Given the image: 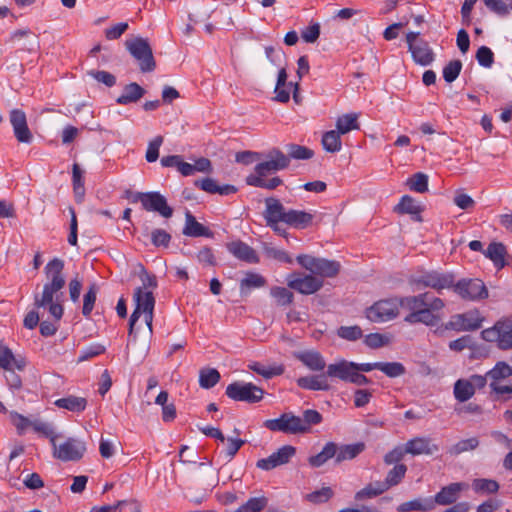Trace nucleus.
<instances>
[{
  "instance_id": "obj_1",
  "label": "nucleus",
  "mask_w": 512,
  "mask_h": 512,
  "mask_svg": "<svg viewBox=\"0 0 512 512\" xmlns=\"http://www.w3.org/2000/svg\"><path fill=\"white\" fill-rule=\"evenodd\" d=\"M264 203L263 218L266 226L282 237H287L288 233L281 226V223L302 230L309 227L313 222V214L303 210L287 209L278 198L268 197L264 200Z\"/></svg>"
},
{
  "instance_id": "obj_2",
  "label": "nucleus",
  "mask_w": 512,
  "mask_h": 512,
  "mask_svg": "<svg viewBox=\"0 0 512 512\" xmlns=\"http://www.w3.org/2000/svg\"><path fill=\"white\" fill-rule=\"evenodd\" d=\"M134 301L136 307L129 320V337L132 336L134 325L141 314H144L146 325L149 331L152 332L153 311L155 306V298L152 291H144L141 287H138L134 293Z\"/></svg>"
},
{
  "instance_id": "obj_3",
  "label": "nucleus",
  "mask_w": 512,
  "mask_h": 512,
  "mask_svg": "<svg viewBox=\"0 0 512 512\" xmlns=\"http://www.w3.org/2000/svg\"><path fill=\"white\" fill-rule=\"evenodd\" d=\"M127 198L131 203L140 202L144 210L157 212L164 218H170L173 214V209L159 192H128Z\"/></svg>"
},
{
  "instance_id": "obj_4",
  "label": "nucleus",
  "mask_w": 512,
  "mask_h": 512,
  "mask_svg": "<svg viewBox=\"0 0 512 512\" xmlns=\"http://www.w3.org/2000/svg\"><path fill=\"white\" fill-rule=\"evenodd\" d=\"M61 287L53 286L45 283L43 286L42 294H36L34 297V305L37 308H48L49 313L59 321L63 315L62 298L63 292Z\"/></svg>"
},
{
  "instance_id": "obj_5",
  "label": "nucleus",
  "mask_w": 512,
  "mask_h": 512,
  "mask_svg": "<svg viewBox=\"0 0 512 512\" xmlns=\"http://www.w3.org/2000/svg\"><path fill=\"white\" fill-rule=\"evenodd\" d=\"M297 262L312 275L319 278L335 277L340 271V264L335 260L318 258L307 254L298 255Z\"/></svg>"
},
{
  "instance_id": "obj_6",
  "label": "nucleus",
  "mask_w": 512,
  "mask_h": 512,
  "mask_svg": "<svg viewBox=\"0 0 512 512\" xmlns=\"http://www.w3.org/2000/svg\"><path fill=\"white\" fill-rule=\"evenodd\" d=\"M125 45L130 54L137 60L141 72L146 73L155 70L156 62L147 39L136 37L127 40Z\"/></svg>"
},
{
  "instance_id": "obj_7",
  "label": "nucleus",
  "mask_w": 512,
  "mask_h": 512,
  "mask_svg": "<svg viewBox=\"0 0 512 512\" xmlns=\"http://www.w3.org/2000/svg\"><path fill=\"white\" fill-rule=\"evenodd\" d=\"M482 338L487 342H496L502 350L512 348V320L498 321L493 327L481 332Z\"/></svg>"
},
{
  "instance_id": "obj_8",
  "label": "nucleus",
  "mask_w": 512,
  "mask_h": 512,
  "mask_svg": "<svg viewBox=\"0 0 512 512\" xmlns=\"http://www.w3.org/2000/svg\"><path fill=\"white\" fill-rule=\"evenodd\" d=\"M399 308V298L379 300L366 310V317L372 322H387L398 316Z\"/></svg>"
},
{
  "instance_id": "obj_9",
  "label": "nucleus",
  "mask_w": 512,
  "mask_h": 512,
  "mask_svg": "<svg viewBox=\"0 0 512 512\" xmlns=\"http://www.w3.org/2000/svg\"><path fill=\"white\" fill-rule=\"evenodd\" d=\"M419 35V32H408L406 34L408 50L415 63L421 66H428L434 61L435 55L428 42L419 39Z\"/></svg>"
},
{
  "instance_id": "obj_10",
  "label": "nucleus",
  "mask_w": 512,
  "mask_h": 512,
  "mask_svg": "<svg viewBox=\"0 0 512 512\" xmlns=\"http://www.w3.org/2000/svg\"><path fill=\"white\" fill-rule=\"evenodd\" d=\"M289 166V158L280 149L273 148L265 154V159L254 168L249 176L265 177Z\"/></svg>"
},
{
  "instance_id": "obj_11",
  "label": "nucleus",
  "mask_w": 512,
  "mask_h": 512,
  "mask_svg": "<svg viewBox=\"0 0 512 512\" xmlns=\"http://www.w3.org/2000/svg\"><path fill=\"white\" fill-rule=\"evenodd\" d=\"M324 285L323 279L312 274L293 272L287 276V286L303 295L318 292Z\"/></svg>"
},
{
  "instance_id": "obj_12",
  "label": "nucleus",
  "mask_w": 512,
  "mask_h": 512,
  "mask_svg": "<svg viewBox=\"0 0 512 512\" xmlns=\"http://www.w3.org/2000/svg\"><path fill=\"white\" fill-rule=\"evenodd\" d=\"M226 395L234 401L257 403L262 400L264 391L253 383L233 382L227 386Z\"/></svg>"
},
{
  "instance_id": "obj_13",
  "label": "nucleus",
  "mask_w": 512,
  "mask_h": 512,
  "mask_svg": "<svg viewBox=\"0 0 512 512\" xmlns=\"http://www.w3.org/2000/svg\"><path fill=\"white\" fill-rule=\"evenodd\" d=\"M455 277L452 273L429 271L415 276L412 282L417 286L429 287L441 293L443 289H453Z\"/></svg>"
},
{
  "instance_id": "obj_14",
  "label": "nucleus",
  "mask_w": 512,
  "mask_h": 512,
  "mask_svg": "<svg viewBox=\"0 0 512 512\" xmlns=\"http://www.w3.org/2000/svg\"><path fill=\"white\" fill-rule=\"evenodd\" d=\"M453 291L464 300L478 301L488 297V290L480 279H461L454 282Z\"/></svg>"
},
{
  "instance_id": "obj_15",
  "label": "nucleus",
  "mask_w": 512,
  "mask_h": 512,
  "mask_svg": "<svg viewBox=\"0 0 512 512\" xmlns=\"http://www.w3.org/2000/svg\"><path fill=\"white\" fill-rule=\"evenodd\" d=\"M301 417L292 413H283L277 419H268L264 426L271 431H279L286 434L305 433V427L302 426Z\"/></svg>"
},
{
  "instance_id": "obj_16",
  "label": "nucleus",
  "mask_w": 512,
  "mask_h": 512,
  "mask_svg": "<svg viewBox=\"0 0 512 512\" xmlns=\"http://www.w3.org/2000/svg\"><path fill=\"white\" fill-rule=\"evenodd\" d=\"M86 452V444L83 441L69 438L64 443L53 445V455L62 461H78Z\"/></svg>"
},
{
  "instance_id": "obj_17",
  "label": "nucleus",
  "mask_w": 512,
  "mask_h": 512,
  "mask_svg": "<svg viewBox=\"0 0 512 512\" xmlns=\"http://www.w3.org/2000/svg\"><path fill=\"white\" fill-rule=\"evenodd\" d=\"M484 318L478 310L453 315L446 323L445 328L454 331H474L482 326Z\"/></svg>"
},
{
  "instance_id": "obj_18",
  "label": "nucleus",
  "mask_w": 512,
  "mask_h": 512,
  "mask_svg": "<svg viewBox=\"0 0 512 512\" xmlns=\"http://www.w3.org/2000/svg\"><path fill=\"white\" fill-rule=\"evenodd\" d=\"M468 488L469 485L465 482H454L442 487L440 491L432 497L433 510L437 505L448 506L456 503L461 493Z\"/></svg>"
},
{
  "instance_id": "obj_19",
  "label": "nucleus",
  "mask_w": 512,
  "mask_h": 512,
  "mask_svg": "<svg viewBox=\"0 0 512 512\" xmlns=\"http://www.w3.org/2000/svg\"><path fill=\"white\" fill-rule=\"evenodd\" d=\"M296 454V448L291 445H285L267 458L259 459L256 467L265 471L272 470L278 466L287 464Z\"/></svg>"
},
{
  "instance_id": "obj_20",
  "label": "nucleus",
  "mask_w": 512,
  "mask_h": 512,
  "mask_svg": "<svg viewBox=\"0 0 512 512\" xmlns=\"http://www.w3.org/2000/svg\"><path fill=\"white\" fill-rule=\"evenodd\" d=\"M10 123L16 139L20 143L30 144L33 141V134L30 131L25 113L20 109L10 111Z\"/></svg>"
},
{
  "instance_id": "obj_21",
  "label": "nucleus",
  "mask_w": 512,
  "mask_h": 512,
  "mask_svg": "<svg viewBox=\"0 0 512 512\" xmlns=\"http://www.w3.org/2000/svg\"><path fill=\"white\" fill-rule=\"evenodd\" d=\"M406 452L411 455H432L439 451V446L427 437H415L410 439L406 444Z\"/></svg>"
},
{
  "instance_id": "obj_22",
  "label": "nucleus",
  "mask_w": 512,
  "mask_h": 512,
  "mask_svg": "<svg viewBox=\"0 0 512 512\" xmlns=\"http://www.w3.org/2000/svg\"><path fill=\"white\" fill-rule=\"evenodd\" d=\"M64 261L59 258H54L47 263L44 272L49 284L53 286H59L64 288L66 284L65 277L63 275Z\"/></svg>"
},
{
  "instance_id": "obj_23",
  "label": "nucleus",
  "mask_w": 512,
  "mask_h": 512,
  "mask_svg": "<svg viewBox=\"0 0 512 512\" xmlns=\"http://www.w3.org/2000/svg\"><path fill=\"white\" fill-rule=\"evenodd\" d=\"M355 371V362L341 360L339 362L329 364L326 370V376L337 378L339 380L350 382Z\"/></svg>"
},
{
  "instance_id": "obj_24",
  "label": "nucleus",
  "mask_w": 512,
  "mask_h": 512,
  "mask_svg": "<svg viewBox=\"0 0 512 512\" xmlns=\"http://www.w3.org/2000/svg\"><path fill=\"white\" fill-rule=\"evenodd\" d=\"M228 251L237 259L247 263H258L259 257L256 251L242 241H233L227 244Z\"/></svg>"
},
{
  "instance_id": "obj_25",
  "label": "nucleus",
  "mask_w": 512,
  "mask_h": 512,
  "mask_svg": "<svg viewBox=\"0 0 512 512\" xmlns=\"http://www.w3.org/2000/svg\"><path fill=\"white\" fill-rule=\"evenodd\" d=\"M294 356L312 371H322L326 366L323 356L316 350L299 351Z\"/></svg>"
},
{
  "instance_id": "obj_26",
  "label": "nucleus",
  "mask_w": 512,
  "mask_h": 512,
  "mask_svg": "<svg viewBox=\"0 0 512 512\" xmlns=\"http://www.w3.org/2000/svg\"><path fill=\"white\" fill-rule=\"evenodd\" d=\"M297 385L302 389L313 391H328L330 384L326 379V374L303 376L297 379Z\"/></svg>"
},
{
  "instance_id": "obj_27",
  "label": "nucleus",
  "mask_w": 512,
  "mask_h": 512,
  "mask_svg": "<svg viewBox=\"0 0 512 512\" xmlns=\"http://www.w3.org/2000/svg\"><path fill=\"white\" fill-rule=\"evenodd\" d=\"M183 234L189 237H212L213 235L209 228L199 223L190 212L185 214Z\"/></svg>"
},
{
  "instance_id": "obj_28",
  "label": "nucleus",
  "mask_w": 512,
  "mask_h": 512,
  "mask_svg": "<svg viewBox=\"0 0 512 512\" xmlns=\"http://www.w3.org/2000/svg\"><path fill=\"white\" fill-rule=\"evenodd\" d=\"M404 321L409 324L422 323L427 326H434L438 323L439 317L425 306L420 311H414V313L406 315Z\"/></svg>"
},
{
  "instance_id": "obj_29",
  "label": "nucleus",
  "mask_w": 512,
  "mask_h": 512,
  "mask_svg": "<svg viewBox=\"0 0 512 512\" xmlns=\"http://www.w3.org/2000/svg\"><path fill=\"white\" fill-rule=\"evenodd\" d=\"M26 366V361L23 358H16L12 350L8 347L0 348V367L6 371H10L15 367L22 371Z\"/></svg>"
},
{
  "instance_id": "obj_30",
  "label": "nucleus",
  "mask_w": 512,
  "mask_h": 512,
  "mask_svg": "<svg viewBox=\"0 0 512 512\" xmlns=\"http://www.w3.org/2000/svg\"><path fill=\"white\" fill-rule=\"evenodd\" d=\"M395 211L401 214H410L412 215V219L415 221H422V217L420 215L422 209L409 195H404L401 198L399 204L395 207Z\"/></svg>"
},
{
  "instance_id": "obj_31",
  "label": "nucleus",
  "mask_w": 512,
  "mask_h": 512,
  "mask_svg": "<svg viewBox=\"0 0 512 512\" xmlns=\"http://www.w3.org/2000/svg\"><path fill=\"white\" fill-rule=\"evenodd\" d=\"M145 94V90L137 83L133 82L126 85L123 93L116 99V102L121 105L137 102Z\"/></svg>"
},
{
  "instance_id": "obj_32",
  "label": "nucleus",
  "mask_w": 512,
  "mask_h": 512,
  "mask_svg": "<svg viewBox=\"0 0 512 512\" xmlns=\"http://www.w3.org/2000/svg\"><path fill=\"white\" fill-rule=\"evenodd\" d=\"M58 408L66 409L71 412H82L86 409L87 400L84 397H78L75 395H69L67 397H63L57 399L54 403Z\"/></svg>"
},
{
  "instance_id": "obj_33",
  "label": "nucleus",
  "mask_w": 512,
  "mask_h": 512,
  "mask_svg": "<svg viewBox=\"0 0 512 512\" xmlns=\"http://www.w3.org/2000/svg\"><path fill=\"white\" fill-rule=\"evenodd\" d=\"M337 454V444L334 442H327L321 452L309 457L308 462L312 467H321L329 459L335 458Z\"/></svg>"
},
{
  "instance_id": "obj_34",
  "label": "nucleus",
  "mask_w": 512,
  "mask_h": 512,
  "mask_svg": "<svg viewBox=\"0 0 512 512\" xmlns=\"http://www.w3.org/2000/svg\"><path fill=\"white\" fill-rule=\"evenodd\" d=\"M432 510V497L417 498L411 501L404 502L397 507L398 512H429Z\"/></svg>"
},
{
  "instance_id": "obj_35",
  "label": "nucleus",
  "mask_w": 512,
  "mask_h": 512,
  "mask_svg": "<svg viewBox=\"0 0 512 512\" xmlns=\"http://www.w3.org/2000/svg\"><path fill=\"white\" fill-rule=\"evenodd\" d=\"M365 449L364 443L337 445L336 463L351 460L357 457Z\"/></svg>"
},
{
  "instance_id": "obj_36",
  "label": "nucleus",
  "mask_w": 512,
  "mask_h": 512,
  "mask_svg": "<svg viewBox=\"0 0 512 512\" xmlns=\"http://www.w3.org/2000/svg\"><path fill=\"white\" fill-rule=\"evenodd\" d=\"M429 296V292H425L415 296L401 297L400 307L414 313V311H420L426 306V302Z\"/></svg>"
},
{
  "instance_id": "obj_37",
  "label": "nucleus",
  "mask_w": 512,
  "mask_h": 512,
  "mask_svg": "<svg viewBox=\"0 0 512 512\" xmlns=\"http://www.w3.org/2000/svg\"><path fill=\"white\" fill-rule=\"evenodd\" d=\"M453 394L458 402L464 403L471 399L475 392L468 379H458L454 383Z\"/></svg>"
},
{
  "instance_id": "obj_38",
  "label": "nucleus",
  "mask_w": 512,
  "mask_h": 512,
  "mask_svg": "<svg viewBox=\"0 0 512 512\" xmlns=\"http://www.w3.org/2000/svg\"><path fill=\"white\" fill-rule=\"evenodd\" d=\"M287 79L288 74L285 67H282L278 72L277 82L275 86V97L274 100L281 102V103H287L290 99V93L286 89H284V86L287 85Z\"/></svg>"
},
{
  "instance_id": "obj_39",
  "label": "nucleus",
  "mask_w": 512,
  "mask_h": 512,
  "mask_svg": "<svg viewBox=\"0 0 512 512\" xmlns=\"http://www.w3.org/2000/svg\"><path fill=\"white\" fill-rule=\"evenodd\" d=\"M248 368L265 379H271L274 376H279L284 373V367L282 365L265 366L259 362H251L248 364Z\"/></svg>"
},
{
  "instance_id": "obj_40",
  "label": "nucleus",
  "mask_w": 512,
  "mask_h": 512,
  "mask_svg": "<svg viewBox=\"0 0 512 512\" xmlns=\"http://www.w3.org/2000/svg\"><path fill=\"white\" fill-rule=\"evenodd\" d=\"M490 383H499L501 380L512 376V366L504 361H499L495 366L487 372Z\"/></svg>"
},
{
  "instance_id": "obj_41",
  "label": "nucleus",
  "mask_w": 512,
  "mask_h": 512,
  "mask_svg": "<svg viewBox=\"0 0 512 512\" xmlns=\"http://www.w3.org/2000/svg\"><path fill=\"white\" fill-rule=\"evenodd\" d=\"M270 295L277 306L285 307L293 303L294 294L285 287L274 286L270 289Z\"/></svg>"
},
{
  "instance_id": "obj_42",
  "label": "nucleus",
  "mask_w": 512,
  "mask_h": 512,
  "mask_svg": "<svg viewBox=\"0 0 512 512\" xmlns=\"http://www.w3.org/2000/svg\"><path fill=\"white\" fill-rule=\"evenodd\" d=\"M358 115L354 113L344 114L336 121V128L340 134H346L352 130L359 129Z\"/></svg>"
},
{
  "instance_id": "obj_43",
  "label": "nucleus",
  "mask_w": 512,
  "mask_h": 512,
  "mask_svg": "<svg viewBox=\"0 0 512 512\" xmlns=\"http://www.w3.org/2000/svg\"><path fill=\"white\" fill-rule=\"evenodd\" d=\"M484 254L487 258L492 260L495 265H499L500 267L504 266L506 249L502 243L493 242L489 244L487 249L484 251Z\"/></svg>"
},
{
  "instance_id": "obj_44",
  "label": "nucleus",
  "mask_w": 512,
  "mask_h": 512,
  "mask_svg": "<svg viewBox=\"0 0 512 512\" xmlns=\"http://www.w3.org/2000/svg\"><path fill=\"white\" fill-rule=\"evenodd\" d=\"M322 145L327 152L335 153L340 151L342 147L340 133L335 130L324 133L322 137Z\"/></svg>"
},
{
  "instance_id": "obj_45",
  "label": "nucleus",
  "mask_w": 512,
  "mask_h": 512,
  "mask_svg": "<svg viewBox=\"0 0 512 512\" xmlns=\"http://www.w3.org/2000/svg\"><path fill=\"white\" fill-rule=\"evenodd\" d=\"M265 285L266 279L262 275L254 272H248L240 282V290L244 293L246 290L261 288Z\"/></svg>"
},
{
  "instance_id": "obj_46",
  "label": "nucleus",
  "mask_w": 512,
  "mask_h": 512,
  "mask_svg": "<svg viewBox=\"0 0 512 512\" xmlns=\"http://www.w3.org/2000/svg\"><path fill=\"white\" fill-rule=\"evenodd\" d=\"M472 488L476 493L494 494L499 490V484L492 479L477 478L473 480Z\"/></svg>"
},
{
  "instance_id": "obj_47",
  "label": "nucleus",
  "mask_w": 512,
  "mask_h": 512,
  "mask_svg": "<svg viewBox=\"0 0 512 512\" xmlns=\"http://www.w3.org/2000/svg\"><path fill=\"white\" fill-rule=\"evenodd\" d=\"M220 380V373L214 368H204L199 373V384L202 388L210 389Z\"/></svg>"
},
{
  "instance_id": "obj_48",
  "label": "nucleus",
  "mask_w": 512,
  "mask_h": 512,
  "mask_svg": "<svg viewBox=\"0 0 512 512\" xmlns=\"http://www.w3.org/2000/svg\"><path fill=\"white\" fill-rule=\"evenodd\" d=\"M406 185L411 191L425 193L428 191V176L422 172L415 173L407 179Z\"/></svg>"
},
{
  "instance_id": "obj_49",
  "label": "nucleus",
  "mask_w": 512,
  "mask_h": 512,
  "mask_svg": "<svg viewBox=\"0 0 512 512\" xmlns=\"http://www.w3.org/2000/svg\"><path fill=\"white\" fill-rule=\"evenodd\" d=\"M246 183L250 186L273 190L282 184V180L279 177L265 180L260 176H247Z\"/></svg>"
},
{
  "instance_id": "obj_50",
  "label": "nucleus",
  "mask_w": 512,
  "mask_h": 512,
  "mask_svg": "<svg viewBox=\"0 0 512 512\" xmlns=\"http://www.w3.org/2000/svg\"><path fill=\"white\" fill-rule=\"evenodd\" d=\"M97 293L98 287L95 283H93L88 287L86 293L84 294L82 314L85 317H88L91 314L96 302Z\"/></svg>"
},
{
  "instance_id": "obj_51",
  "label": "nucleus",
  "mask_w": 512,
  "mask_h": 512,
  "mask_svg": "<svg viewBox=\"0 0 512 512\" xmlns=\"http://www.w3.org/2000/svg\"><path fill=\"white\" fill-rule=\"evenodd\" d=\"M268 505V499L264 496L250 498L245 504L240 506L236 512H260Z\"/></svg>"
},
{
  "instance_id": "obj_52",
  "label": "nucleus",
  "mask_w": 512,
  "mask_h": 512,
  "mask_svg": "<svg viewBox=\"0 0 512 512\" xmlns=\"http://www.w3.org/2000/svg\"><path fill=\"white\" fill-rule=\"evenodd\" d=\"M314 152L305 147L298 144H289L287 145V157L297 159V160H307L312 158Z\"/></svg>"
},
{
  "instance_id": "obj_53",
  "label": "nucleus",
  "mask_w": 512,
  "mask_h": 512,
  "mask_svg": "<svg viewBox=\"0 0 512 512\" xmlns=\"http://www.w3.org/2000/svg\"><path fill=\"white\" fill-rule=\"evenodd\" d=\"M407 471V467L404 464H397L391 469L383 483L385 487L388 489L391 486L397 485L404 478Z\"/></svg>"
},
{
  "instance_id": "obj_54",
  "label": "nucleus",
  "mask_w": 512,
  "mask_h": 512,
  "mask_svg": "<svg viewBox=\"0 0 512 512\" xmlns=\"http://www.w3.org/2000/svg\"><path fill=\"white\" fill-rule=\"evenodd\" d=\"M479 445V440L477 437H471L468 439H463L457 442L449 449V453L451 455H459L461 453L472 451L476 449Z\"/></svg>"
},
{
  "instance_id": "obj_55",
  "label": "nucleus",
  "mask_w": 512,
  "mask_h": 512,
  "mask_svg": "<svg viewBox=\"0 0 512 512\" xmlns=\"http://www.w3.org/2000/svg\"><path fill=\"white\" fill-rule=\"evenodd\" d=\"M32 428L35 432L46 438H49L52 446L54 445L57 435L52 424L43 422L41 420H34L32 423Z\"/></svg>"
},
{
  "instance_id": "obj_56",
  "label": "nucleus",
  "mask_w": 512,
  "mask_h": 512,
  "mask_svg": "<svg viewBox=\"0 0 512 512\" xmlns=\"http://www.w3.org/2000/svg\"><path fill=\"white\" fill-rule=\"evenodd\" d=\"M386 376L395 378L405 373V367L399 362H379V368Z\"/></svg>"
},
{
  "instance_id": "obj_57",
  "label": "nucleus",
  "mask_w": 512,
  "mask_h": 512,
  "mask_svg": "<svg viewBox=\"0 0 512 512\" xmlns=\"http://www.w3.org/2000/svg\"><path fill=\"white\" fill-rule=\"evenodd\" d=\"M491 393L495 394V400L508 401L512 399V385H501L500 383H490Z\"/></svg>"
},
{
  "instance_id": "obj_58",
  "label": "nucleus",
  "mask_w": 512,
  "mask_h": 512,
  "mask_svg": "<svg viewBox=\"0 0 512 512\" xmlns=\"http://www.w3.org/2000/svg\"><path fill=\"white\" fill-rule=\"evenodd\" d=\"M462 69L460 60H452L443 68V78L446 82L451 83L457 79Z\"/></svg>"
},
{
  "instance_id": "obj_59",
  "label": "nucleus",
  "mask_w": 512,
  "mask_h": 512,
  "mask_svg": "<svg viewBox=\"0 0 512 512\" xmlns=\"http://www.w3.org/2000/svg\"><path fill=\"white\" fill-rule=\"evenodd\" d=\"M364 343L372 349H377L386 346L390 343V337L380 333H370L365 339Z\"/></svg>"
},
{
  "instance_id": "obj_60",
  "label": "nucleus",
  "mask_w": 512,
  "mask_h": 512,
  "mask_svg": "<svg viewBox=\"0 0 512 512\" xmlns=\"http://www.w3.org/2000/svg\"><path fill=\"white\" fill-rule=\"evenodd\" d=\"M337 335L348 341H356L362 337V330L359 326H341L337 330Z\"/></svg>"
},
{
  "instance_id": "obj_61",
  "label": "nucleus",
  "mask_w": 512,
  "mask_h": 512,
  "mask_svg": "<svg viewBox=\"0 0 512 512\" xmlns=\"http://www.w3.org/2000/svg\"><path fill=\"white\" fill-rule=\"evenodd\" d=\"M476 59L479 65L490 68L494 63V53L487 46H481L476 52Z\"/></svg>"
},
{
  "instance_id": "obj_62",
  "label": "nucleus",
  "mask_w": 512,
  "mask_h": 512,
  "mask_svg": "<svg viewBox=\"0 0 512 512\" xmlns=\"http://www.w3.org/2000/svg\"><path fill=\"white\" fill-rule=\"evenodd\" d=\"M163 143L162 136H156L153 140H151L148 144V148L146 151L145 158L147 162L152 163L155 162L159 157V148Z\"/></svg>"
},
{
  "instance_id": "obj_63",
  "label": "nucleus",
  "mask_w": 512,
  "mask_h": 512,
  "mask_svg": "<svg viewBox=\"0 0 512 512\" xmlns=\"http://www.w3.org/2000/svg\"><path fill=\"white\" fill-rule=\"evenodd\" d=\"M322 421V415L313 409L305 410L301 418L302 426L305 427V433L310 430L311 425L319 424Z\"/></svg>"
},
{
  "instance_id": "obj_64",
  "label": "nucleus",
  "mask_w": 512,
  "mask_h": 512,
  "mask_svg": "<svg viewBox=\"0 0 512 512\" xmlns=\"http://www.w3.org/2000/svg\"><path fill=\"white\" fill-rule=\"evenodd\" d=\"M332 496V489L330 487H323L320 490L308 494L307 499L314 504H319L327 502Z\"/></svg>"
}]
</instances>
